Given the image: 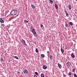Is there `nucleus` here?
Listing matches in <instances>:
<instances>
[{"mask_svg":"<svg viewBox=\"0 0 77 77\" xmlns=\"http://www.w3.org/2000/svg\"><path fill=\"white\" fill-rule=\"evenodd\" d=\"M55 8H56V9H58V6H57V4H55Z\"/></svg>","mask_w":77,"mask_h":77,"instance_id":"obj_11","label":"nucleus"},{"mask_svg":"<svg viewBox=\"0 0 77 77\" xmlns=\"http://www.w3.org/2000/svg\"><path fill=\"white\" fill-rule=\"evenodd\" d=\"M40 26L41 27H43V25H42V24Z\"/></svg>","mask_w":77,"mask_h":77,"instance_id":"obj_29","label":"nucleus"},{"mask_svg":"<svg viewBox=\"0 0 77 77\" xmlns=\"http://www.w3.org/2000/svg\"><path fill=\"white\" fill-rule=\"evenodd\" d=\"M61 51L62 53H63V52H64V51L63 50V49H61Z\"/></svg>","mask_w":77,"mask_h":77,"instance_id":"obj_16","label":"nucleus"},{"mask_svg":"<svg viewBox=\"0 0 77 77\" xmlns=\"http://www.w3.org/2000/svg\"><path fill=\"white\" fill-rule=\"evenodd\" d=\"M11 15H15L17 14V11L16 10H13L11 11Z\"/></svg>","mask_w":77,"mask_h":77,"instance_id":"obj_1","label":"nucleus"},{"mask_svg":"<svg viewBox=\"0 0 77 77\" xmlns=\"http://www.w3.org/2000/svg\"><path fill=\"white\" fill-rule=\"evenodd\" d=\"M14 58H15V59H17V60H18V57L17 56H15V57H14Z\"/></svg>","mask_w":77,"mask_h":77,"instance_id":"obj_21","label":"nucleus"},{"mask_svg":"<svg viewBox=\"0 0 77 77\" xmlns=\"http://www.w3.org/2000/svg\"><path fill=\"white\" fill-rule=\"evenodd\" d=\"M66 16L67 17H68V16H69L68 14V13H67L66 14Z\"/></svg>","mask_w":77,"mask_h":77,"instance_id":"obj_27","label":"nucleus"},{"mask_svg":"<svg viewBox=\"0 0 77 77\" xmlns=\"http://www.w3.org/2000/svg\"><path fill=\"white\" fill-rule=\"evenodd\" d=\"M35 74L37 75H38V73L37 72H35Z\"/></svg>","mask_w":77,"mask_h":77,"instance_id":"obj_22","label":"nucleus"},{"mask_svg":"<svg viewBox=\"0 0 77 77\" xmlns=\"http://www.w3.org/2000/svg\"><path fill=\"white\" fill-rule=\"evenodd\" d=\"M74 76L75 77H77V75H76V74L75 73L74 74Z\"/></svg>","mask_w":77,"mask_h":77,"instance_id":"obj_25","label":"nucleus"},{"mask_svg":"<svg viewBox=\"0 0 77 77\" xmlns=\"http://www.w3.org/2000/svg\"><path fill=\"white\" fill-rule=\"evenodd\" d=\"M71 72H69V75H71Z\"/></svg>","mask_w":77,"mask_h":77,"instance_id":"obj_24","label":"nucleus"},{"mask_svg":"<svg viewBox=\"0 0 77 77\" xmlns=\"http://www.w3.org/2000/svg\"><path fill=\"white\" fill-rule=\"evenodd\" d=\"M24 22H25L26 23H28V22H29V21H27L26 20H25L24 21Z\"/></svg>","mask_w":77,"mask_h":77,"instance_id":"obj_26","label":"nucleus"},{"mask_svg":"<svg viewBox=\"0 0 77 77\" xmlns=\"http://www.w3.org/2000/svg\"><path fill=\"white\" fill-rule=\"evenodd\" d=\"M69 24H70V25H71V26H73V25H72V23L71 22H70Z\"/></svg>","mask_w":77,"mask_h":77,"instance_id":"obj_18","label":"nucleus"},{"mask_svg":"<svg viewBox=\"0 0 77 77\" xmlns=\"http://www.w3.org/2000/svg\"><path fill=\"white\" fill-rule=\"evenodd\" d=\"M34 77H37V76H36V75H34Z\"/></svg>","mask_w":77,"mask_h":77,"instance_id":"obj_31","label":"nucleus"},{"mask_svg":"<svg viewBox=\"0 0 77 77\" xmlns=\"http://www.w3.org/2000/svg\"><path fill=\"white\" fill-rule=\"evenodd\" d=\"M66 64H67V66H69L71 65V63L69 61H68L67 63Z\"/></svg>","mask_w":77,"mask_h":77,"instance_id":"obj_4","label":"nucleus"},{"mask_svg":"<svg viewBox=\"0 0 77 77\" xmlns=\"http://www.w3.org/2000/svg\"><path fill=\"white\" fill-rule=\"evenodd\" d=\"M47 67L46 65H44L43 66V68L44 69H47Z\"/></svg>","mask_w":77,"mask_h":77,"instance_id":"obj_5","label":"nucleus"},{"mask_svg":"<svg viewBox=\"0 0 77 77\" xmlns=\"http://www.w3.org/2000/svg\"><path fill=\"white\" fill-rule=\"evenodd\" d=\"M0 21L2 23H4V21L2 19V18H1L0 19Z\"/></svg>","mask_w":77,"mask_h":77,"instance_id":"obj_7","label":"nucleus"},{"mask_svg":"<svg viewBox=\"0 0 77 77\" xmlns=\"http://www.w3.org/2000/svg\"><path fill=\"white\" fill-rule=\"evenodd\" d=\"M1 62H4V60H3V58H1Z\"/></svg>","mask_w":77,"mask_h":77,"instance_id":"obj_20","label":"nucleus"},{"mask_svg":"<svg viewBox=\"0 0 77 77\" xmlns=\"http://www.w3.org/2000/svg\"><path fill=\"white\" fill-rule=\"evenodd\" d=\"M41 77H45V75H44V74L42 73L41 74Z\"/></svg>","mask_w":77,"mask_h":77,"instance_id":"obj_14","label":"nucleus"},{"mask_svg":"<svg viewBox=\"0 0 77 77\" xmlns=\"http://www.w3.org/2000/svg\"><path fill=\"white\" fill-rule=\"evenodd\" d=\"M31 6L33 9H35V6L33 4L31 5Z\"/></svg>","mask_w":77,"mask_h":77,"instance_id":"obj_8","label":"nucleus"},{"mask_svg":"<svg viewBox=\"0 0 77 77\" xmlns=\"http://www.w3.org/2000/svg\"><path fill=\"white\" fill-rule=\"evenodd\" d=\"M75 71V69H73V72H74Z\"/></svg>","mask_w":77,"mask_h":77,"instance_id":"obj_30","label":"nucleus"},{"mask_svg":"<svg viewBox=\"0 0 77 77\" xmlns=\"http://www.w3.org/2000/svg\"><path fill=\"white\" fill-rule=\"evenodd\" d=\"M2 26H5V25H4V24H3V25H2Z\"/></svg>","mask_w":77,"mask_h":77,"instance_id":"obj_35","label":"nucleus"},{"mask_svg":"<svg viewBox=\"0 0 77 77\" xmlns=\"http://www.w3.org/2000/svg\"><path fill=\"white\" fill-rule=\"evenodd\" d=\"M71 56L72 58H74V57H75V55L73 54H72Z\"/></svg>","mask_w":77,"mask_h":77,"instance_id":"obj_9","label":"nucleus"},{"mask_svg":"<svg viewBox=\"0 0 77 77\" xmlns=\"http://www.w3.org/2000/svg\"><path fill=\"white\" fill-rule=\"evenodd\" d=\"M76 1H77V0H75Z\"/></svg>","mask_w":77,"mask_h":77,"instance_id":"obj_36","label":"nucleus"},{"mask_svg":"<svg viewBox=\"0 0 77 77\" xmlns=\"http://www.w3.org/2000/svg\"><path fill=\"white\" fill-rule=\"evenodd\" d=\"M35 51L36 52V53H38V48H36Z\"/></svg>","mask_w":77,"mask_h":77,"instance_id":"obj_15","label":"nucleus"},{"mask_svg":"<svg viewBox=\"0 0 77 77\" xmlns=\"http://www.w3.org/2000/svg\"><path fill=\"white\" fill-rule=\"evenodd\" d=\"M63 75H64L63 77H66V75H65V74H63Z\"/></svg>","mask_w":77,"mask_h":77,"instance_id":"obj_32","label":"nucleus"},{"mask_svg":"<svg viewBox=\"0 0 77 77\" xmlns=\"http://www.w3.org/2000/svg\"><path fill=\"white\" fill-rule=\"evenodd\" d=\"M68 7L69 10H71V5H69L68 6Z\"/></svg>","mask_w":77,"mask_h":77,"instance_id":"obj_12","label":"nucleus"},{"mask_svg":"<svg viewBox=\"0 0 77 77\" xmlns=\"http://www.w3.org/2000/svg\"><path fill=\"white\" fill-rule=\"evenodd\" d=\"M23 72L25 74H27V70H25L23 71Z\"/></svg>","mask_w":77,"mask_h":77,"instance_id":"obj_10","label":"nucleus"},{"mask_svg":"<svg viewBox=\"0 0 77 77\" xmlns=\"http://www.w3.org/2000/svg\"><path fill=\"white\" fill-rule=\"evenodd\" d=\"M21 42L23 45H25V46H27V44H26V42L24 40V39H22Z\"/></svg>","mask_w":77,"mask_h":77,"instance_id":"obj_2","label":"nucleus"},{"mask_svg":"<svg viewBox=\"0 0 77 77\" xmlns=\"http://www.w3.org/2000/svg\"><path fill=\"white\" fill-rule=\"evenodd\" d=\"M49 2L51 4H53V0H49Z\"/></svg>","mask_w":77,"mask_h":77,"instance_id":"obj_13","label":"nucleus"},{"mask_svg":"<svg viewBox=\"0 0 77 77\" xmlns=\"http://www.w3.org/2000/svg\"><path fill=\"white\" fill-rule=\"evenodd\" d=\"M65 26L66 27H68V25L66 24H65Z\"/></svg>","mask_w":77,"mask_h":77,"instance_id":"obj_23","label":"nucleus"},{"mask_svg":"<svg viewBox=\"0 0 77 77\" xmlns=\"http://www.w3.org/2000/svg\"><path fill=\"white\" fill-rule=\"evenodd\" d=\"M53 58V57L51 55L50 56V59L51 60H52V59Z\"/></svg>","mask_w":77,"mask_h":77,"instance_id":"obj_19","label":"nucleus"},{"mask_svg":"<svg viewBox=\"0 0 77 77\" xmlns=\"http://www.w3.org/2000/svg\"><path fill=\"white\" fill-rule=\"evenodd\" d=\"M65 13H67V12H66V11H65Z\"/></svg>","mask_w":77,"mask_h":77,"instance_id":"obj_34","label":"nucleus"},{"mask_svg":"<svg viewBox=\"0 0 77 77\" xmlns=\"http://www.w3.org/2000/svg\"><path fill=\"white\" fill-rule=\"evenodd\" d=\"M41 57H44V56H45L44 55V54H42L41 55Z\"/></svg>","mask_w":77,"mask_h":77,"instance_id":"obj_17","label":"nucleus"},{"mask_svg":"<svg viewBox=\"0 0 77 77\" xmlns=\"http://www.w3.org/2000/svg\"><path fill=\"white\" fill-rule=\"evenodd\" d=\"M58 66V67H59V68H62V66L61 65V64H59V63H58L57 64Z\"/></svg>","mask_w":77,"mask_h":77,"instance_id":"obj_6","label":"nucleus"},{"mask_svg":"<svg viewBox=\"0 0 77 77\" xmlns=\"http://www.w3.org/2000/svg\"><path fill=\"white\" fill-rule=\"evenodd\" d=\"M31 32L33 33V35H36V32L35 31V30L34 29H32Z\"/></svg>","mask_w":77,"mask_h":77,"instance_id":"obj_3","label":"nucleus"},{"mask_svg":"<svg viewBox=\"0 0 77 77\" xmlns=\"http://www.w3.org/2000/svg\"><path fill=\"white\" fill-rule=\"evenodd\" d=\"M18 73L19 74L20 73V72H19V71H18Z\"/></svg>","mask_w":77,"mask_h":77,"instance_id":"obj_33","label":"nucleus"},{"mask_svg":"<svg viewBox=\"0 0 77 77\" xmlns=\"http://www.w3.org/2000/svg\"><path fill=\"white\" fill-rule=\"evenodd\" d=\"M47 53L48 54H49V53H50V52H49V51H47Z\"/></svg>","mask_w":77,"mask_h":77,"instance_id":"obj_28","label":"nucleus"}]
</instances>
